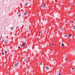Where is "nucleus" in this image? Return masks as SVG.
I'll list each match as a JSON object with an SVG mask.
<instances>
[{
	"label": "nucleus",
	"mask_w": 75,
	"mask_h": 75,
	"mask_svg": "<svg viewBox=\"0 0 75 75\" xmlns=\"http://www.w3.org/2000/svg\"><path fill=\"white\" fill-rule=\"evenodd\" d=\"M18 66V63L17 62L15 64L14 67L15 68H17Z\"/></svg>",
	"instance_id": "1"
},
{
	"label": "nucleus",
	"mask_w": 75,
	"mask_h": 75,
	"mask_svg": "<svg viewBox=\"0 0 75 75\" xmlns=\"http://www.w3.org/2000/svg\"><path fill=\"white\" fill-rule=\"evenodd\" d=\"M45 69L46 71H48L49 69V68H48V67L46 66L45 67Z\"/></svg>",
	"instance_id": "2"
},
{
	"label": "nucleus",
	"mask_w": 75,
	"mask_h": 75,
	"mask_svg": "<svg viewBox=\"0 0 75 75\" xmlns=\"http://www.w3.org/2000/svg\"><path fill=\"white\" fill-rule=\"evenodd\" d=\"M25 44V42H24L23 43L22 45V47H24V44Z\"/></svg>",
	"instance_id": "3"
},
{
	"label": "nucleus",
	"mask_w": 75,
	"mask_h": 75,
	"mask_svg": "<svg viewBox=\"0 0 75 75\" xmlns=\"http://www.w3.org/2000/svg\"><path fill=\"white\" fill-rule=\"evenodd\" d=\"M70 2H71V3H72L74 2V1H73V0H69Z\"/></svg>",
	"instance_id": "4"
},
{
	"label": "nucleus",
	"mask_w": 75,
	"mask_h": 75,
	"mask_svg": "<svg viewBox=\"0 0 75 75\" xmlns=\"http://www.w3.org/2000/svg\"><path fill=\"white\" fill-rule=\"evenodd\" d=\"M42 7H43V8H45V5H42Z\"/></svg>",
	"instance_id": "5"
},
{
	"label": "nucleus",
	"mask_w": 75,
	"mask_h": 75,
	"mask_svg": "<svg viewBox=\"0 0 75 75\" xmlns=\"http://www.w3.org/2000/svg\"><path fill=\"white\" fill-rule=\"evenodd\" d=\"M61 46L62 47H64V44L63 43H62L61 44Z\"/></svg>",
	"instance_id": "6"
},
{
	"label": "nucleus",
	"mask_w": 75,
	"mask_h": 75,
	"mask_svg": "<svg viewBox=\"0 0 75 75\" xmlns=\"http://www.w3.org/2000/svg\"><path fill=\"white\" fill-rule=\"evenodd\" d=\"M27 61V59H25L24 60V62H26Z\"/></svg>",
	"instance_id": "7"
},
{
	"label": "nucleus",
	"mask_w": 75,
	"mask_h": 75,
	"mask_svg": "<svg viewBox=\"0 0 75 75\" xmlns=\"http://www.w3.org/2000/svg\"><path fill=\"white\" fill-rule=\"evenodd\" d=\"M74 69H75V68H74V67H73L71 69V71H72Z\"/></svg>",
	"instance_id": "8"
},
{
	"label": "nucleus",
	"mask_w": 75,
	"mask_h": 75,
	"mask_svg": "<svg viewBox=\"0 0 75 75\" xmlns=\"http://www.w3.org/2000/svg\"><path fill=\"white\" fill-rule=\"evenodd\" d=\"M5 44H7V41L6 40L5 41Z\"/></svg>",
	"instance_id": "9"
},
{
	"label": "nucleus",
	"mask_w": 75,
	"mask_h": 75,
	"mask_svg": "<svg viewBox=\"0 0 75 75\" xmlns=\"http://www.w3.org/2000/svg\"><path fill=\"white\" fill-rule=\"evenodd\" d=\"M71 35H72V34H70L69 35V37H70L71 36Z\"/></svg>",
	"instance_id": "10"
},
{
	"label": "nucleus",
	"mask_w": 75,
	"mask_h": 75,
	"mask_svg": "<svg viewBox=\"0 0 75 75\" xmlns=\"http://www.w3.org/2000/svg\"><path fill=\"white\" fill-rule=\"evenodd\" d=\"M28 3H26L25 4V6H27V5H28Z\"/></svg>",
	"instance_id": "11"
},
{
	"label": "nucleus",
	"mask_w": 75,
	"mask_h": 75,
	"mask_svg": "<svg viewBox=\"0 0 75 75\" xmlns=\"http://www.w3.org/2000/svg\"><path fill=\"white\" fill-rule=\"evenodd\" d=\"M27 13L26 12L24 13V15H27Z\"/></svg>",
	"instance_id": "12"
},
{
	"label": "nucleus",
	"mask_w": 75,
	"mask_h": 75,
	"mask_svg": "<svg viewBox=\"0 0 75 75\" xmlns=\"http://www.w3.org/2000/svg\"><path fill=\"white\" fill-rule=\"evenodd\" d=\"M51 45H52V46H54V43H52L51 44Z\"/></svg>",
	"instance_id": "13"
},
{
	"label": "nucleus",
	"mask_w": 75,
	"mask_h": 75,
	"mask_svg": "<svg viewBox=\"0 0 75 75\" xmlns=\"http://www.w3.org/2000/svg\"><path fill=\"white\" fill-rule=\"evenodd\" d=\"M4 52L6 54H7V52L5 50L4 51Z\"/></svg>",
	"instance_id": "14"
},
{
	"label": "nucleus",
	"mask_w": 75,
	"mask_h": 75,
	"mask_svg": "<svg viewBox=\"0 0 75 75\" xmlns=\"http://www.w3.org/2000/svg\"><path fill=\"white\" fill-rule=\"evenodd\" d=\"M13 27H12L11 28V30H13Z\"/></svg>",
	"instance_id": "15"
},
{
	"label": "nucleus",
	"mask_w": 75,
	"mask_h": 75,
	"mask_svg": "<svg viewBox=\"0 0 75 75\" xmlns=\"http://www.w3.org/2000/svg\"><path fill=\"white\" fill-rule=\"evenodd\" d=\"M73 28H74V30H75V26H74L73 27Z\"/></svg>",
	"instance_id": "16"
},
{
	"label": "nucleus",
	"mask_w": 75,
	"mask_h": 75,
	"mask_svg": "<svg viewBox=\"0 0 75 75\" xmlns=\"http://www.w3.org/2000/svg\"><path fill=\"white\" fill-rule=\"evenodd\" d=\"M57 8L58 9H59V8H59V6H57Z\"/></svg>",
	"instance_id": "17"
},
{
	"label": "nucleus",
	"mask_w": 75,
	"mask_h": 75,
	"mask_svg": "<svg viewBox=\"0 0 75 75\" xmlns=\"http://www.w3.org/2000/svg\"><path fill=\"white\" fill-rule=\"evenodd\" d=\"M21 16V15L20 14L18 15V17H20V16Z\"/></svg>",
	"instance_id": "18"
},
{
	"label": "nucleus",
	"mask_w": 75,
	"mask_h": 75,
	"mask_svg": "<svg viewBox=\"0 0 75 75\" xmlns=\"http://www.w3.org/2000/svg\"><path fill=\"white\" fill-rule=\"evenodd\" d=\"M2 55H3L4 54V53H3V52H2Z\"/></svg>",
	"instance_id": "19"
},
{
	"label": "nucleus",
	"mask_w": 75,
	"mask_h": 75,
	"mask_svg": "<svg viewBox=\"0 0 75 75\" xmlns=\"http://www.w3.org/2000/svg\"><path fill=\"white\" fill-rule=\"evenodd\" d=\"M18 48L19 49L20 48V46H18Z\"/></svg>",
	"instance_id": "20"
},
{
	"label": "nucleus",
	"mask_w": 75,
	"mask_h": 75,
	"mask_svg": "<svg viewBox=\"0 0 75 75\" xmlns=\"http://www.w3.org/2000/svg\"><path fill=\"white\" fill-rule=\"evenodd\" d=\"M40 34H41V32H39V34L40 35Z\"/></svg>",
	"instance_id": "21"
},
{
	"label": "nucleus",
	"mask_w": 75,
	"mask_h": 75,
	"mask_svg": "<svg viewBox=\"0 0 75 75\" xmlns=\"http://www.w3.org/2000/svg\"><path fill=\"white\" fill-rule=\"evenodd\" d=\"M40 65H42V63H41L40 64Z\"/></svg>",
	"instance_id": "22"
},
{
	"label": "nucleus",
	"mask_w": 75,
	"mask_h": 75,
	"mask_svg": "<svg viewBox=\"0 0 75 75\" xmlns=\"http://www.w3.org/2000/svg\"><path fill=\"white\" fill-rule=\"evenodd\" d=\"M58 75H61V74L60 73H59Z\"/></svg>",
	"instance_id": "23"
},
{
	"label": "nucleus",
	"mask_w": 75,
	"mask_h": 75,
	"mask_svg": "<svg viewBox=\"0 0 75 75\" xmlns=\"http://www.w3.org/2000/svg\"><path fill=\"white\" fill-rule=\"evenodd\" d=\"M72 23H74V21H72Z\"/></svg>",
	"instance_id": "24"
},
{
	"label": "nucleus",
	"mask_w": 75,
	"mask_h": 75,
	"mask_svg": "<svg viewBox=\"0 0 75 75\" xmlns=\"http://www.w3.org/2000/svg\"><path fill=\"white\" fill-rule=\"evenodd\" d=\"M64 36H65V37H66V35H64Z\"/></svg>",
	"instance_id": "25"
},
{
	"label": "nucleus",
	"mask_w": 75,
	"mask_h": 75,
	"mask_svg": "<svg viewBox=\"0 0 75 75\" xmlns=\"http://www.w3.org/2000/svg\"><path fill=\"white\" fill-rule=\"evenodd\" d=\"M0 40H1V38H0Z\"/></svg>",
	"instance_id": "26"
},
{
	"label": "nucleus",
	"mask_w": 75,
	"mask_h": 75,
	"mask_svg": "<svg viewBox=\"0 0 75 75\" xmlns=\"http://www.w3.org/2000/svg\"><path fill=\"white\" fill-rule=\"evenodd\" d=\"M66 37H67V35H66Z\"/></svg>",
	"instance_id": "27"
},
{
	"label": "nucleus",
	"mask_w": 75,
	"mask_h": 75,
	"mask_svg": "<svg viewBox=\"0 0 75 75\" xmlns=\"http://www.w3.org/2000/svg\"><path fill=\"white\" fill-rule=\"evenodd\" d=\"M71 4V5H72V4Z\"/></svg>",
	"instance_id": "28"
},
{
	"label": "nucleus",
	"mask_w": 75,
	"mask_h": 75,
	"mask_svg": "<svg viewBox=\"0 0 75 75\" xmlns=\"http://www.w3.org/2000/svg\"><path fill=\"white\" fill-rule=\"evenodd\" d=\"M9 72H10V71H9Z\"/></svg>",
	"instance_id": "29"
},
{
	"label": "nucleus",
	"mask_w": 75,
	"mask_h": 75,
	"mask_svg": "<svg viewBox=\"0 0 75 75\" xmlns=\"http://www.w3.org/2000/svg\"><path fill=\"white\" fill-rule=\"evenodd\" d=\"M17 28H16V29H17Z\"/></svg>",
	"instance_id": "30"
},
{
	"label": "nucleus",
	"mask_w": 75,
	"mask_h": 75,
	"mask_svg": "<svg viewBox=\"0 0 75 75\" xmlns=\"http://www.w3.org/2000/svg\"><path fill=\"white\" fill-rule=\"evenodd\" d=\"M69 41H71V40H69Z\"/></svg>",
	"instance_id": "31"
},
{
	"label": "nucleus",
	"mask_w": 75,
	"mask_h": 75,
	"mask_svg": "<svg viewBox=\"0 0 75 75\" xmlns=\"http://www.w3.org/2000/svg\"><path fill=\"white\" fill-rule=\"evenodd\" d=\"M61 30H62V29Z\"/></svg>",
	"instance_id": "32"
}]
</instances>
